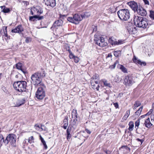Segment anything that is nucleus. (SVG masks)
Listing matches in <instances>:
<instances>
[{"label": "nucleus", "mask_w": 154, "mask_h": 154, "mask_svg": "<svg viewBox=\"0 0 154 154\" xmlns=\"http://www.w3.org/2000/svg\"><path fill=\"white\" fill-rule=\"evenodd\" d=\"M134 24L137 27L145 29L148 27V21L145 18L138 16H135L134 18Z\"/></svg>", "instance_id": "nucleus-1"}, {"label": "nucleus", "mask_w": 154, "mask_h": 154, "mask_svg": "<svg viewBox=\"0 0 154 154\" xmlns=\"http://www.w3.org/2000/svg\"><path fill=\"white\" fill-rule=\"evenodd\" d=\"M117 14L119 17L122 20L127 21L130 17V11L128 9H120L117 12Z\"/></svg>", "instance_id": "nucleus-2"}, {"label": "nucleus", "mask_w": 154, "mask_h": 154, "mask_svg": "<svg viewBox=\"0 0 154 154\" xmlns=\"http://www.w3.org/2000/svg\"><path fill=\"white\" fill-rule=\"evenodd\" d=\"M16 136L14 134H9L6 137L5 140H3V143L5 146L9 143L13 146H16Z\"/></svg>", "instance_id": "nucleus-3"}, {"label": "nucleus", "mask_w": 154, "mask_h": 154, "mask_svg": "<svg viewBox=\"0 0 154 154\" xmlns=\"http://www.w3.org/2000/svg\"><path fill=\"white\" fill-rule=\"evenodd\" d=\"M26 84V82L25 81H17L14 83L13 86L16 91L21 92L25 90Z\"/></svg>", "instance_id": "nucleus-4"}, {"label": "nucleus", "mask_w": 154, "mask_h": 154, "mask_svg": "<svg viewBox=\"0 0 154 154\" xmlns=\"http://www.w3.org/2000/svg\"><path fill=\"white\" fill-rule=\"evenodd\" d=\"M66 19L68 21L75 24H78L83 19L82 14H75L72 17H68Z\"/></svg>", "instance_id": "nucleus-5"}, {"label": "nucleus", "mask_w": 154, "mask_h": 154, "mask_svg": "<svg viewBox=\"0 0 154 154\" xmlns=\"http://www.w3.org/2000/svg\"><path fill=\"white\" fill-rule=\"evenodd\" d=\"M39 74L36 72L32 74L31 77L32 84L35 85L40 84L42 82V79L39 77Z\"/></svg>", "instance_id": "nucleus-6"}, {"label": "nucleus", "mask_w": 154, "mask_h": 154, "mask_svg": "<svg viewBox=\"0 0 154 154\" xmlns=\"http://www.w3.org/2000/svg\"><path fill=\"white\" fill-rule=\"evenodd\" d=\"M45 96V88L40 87L38 88L35 94V96L38 100H42Z\"/></svg>", "instance_id": "nucleus-7"}, {"label": "nucleus", "mask_w": 154, "mask_h": 154, "mask_svg": "<svg viewBox=\"0 0 154 154\" xmlns=\"http://www.w3.org/2000/svg\"><path fill=\"white\" fill-rule=\"evenodd\" d=\"M94 40L95 43L101 47H103L107 45L106 42H105V40L103 37H97L94 38Z\"/></svg>", "instance_id": "nucleus-8"}, {"label": "nucleus", "mask_w": 154, "mask_h": 154, "mask_svg": "<svg viewBox=\"0 0 154 154\" xmlns=\"http://www.w3.org/2000/svg\"><path fill=\"white\" fill-rule=\"evenodd\" d=\"M60 19H58L54 23L52 27L51 28V29L52 28H56L57 26H61L63 23V21L62 20H64L65 18H66V16L65 15H60Z\"/></svg>", "instance_id": "nucleus-9"}, {"label": "nucleus", "mask_w": 154, "mask_h": 154, "mask_svg": "<svg viewBox=\"0 0 154 154\" xmlns=\"http://www.w3.org/2000/svg\"><path fill=\"white\" fill-rule=\"evenodd\" d=\"M134 83V81L133 80L131 76L128 75L125 77L124 80V84L126 86H131Z\"/></svg>", "instance_id": "nucleus-10"}, {"label": "nucleus", "mask_w": 154, "mask_h": 154, "mask_svg": "<svg viewBox=\"0 0 154 154\" xmlns=\"http://www.w3.org/2000/svg\"><path fill=\"white\" fill-rule=\"evenodd\" d=\"M127 4L135 12L136 11H137L138 8L140 6L139 3L137 4L134 1L128 2L127 3Z\"/></svg>", "instance_id": "nucleus-11"}, {"label": "nucleus", "mask_w": 154, "mask_h": 154, "mask_svg": "<svg viewBox=\"0 0 154 154\" xmlns=\"http://www.w3.org/2000/svg\"><path fill=\"white\" fill-rule=\"evenodd\" d=\"M135 12H137L139 15L142 16H145L147 14L146 10L140 5Z\"/></svg>", "instance_id": "nucleus-12"}, {"label": "nucleus", "mask_w": 154, "mask_h": 154, "mask_svg": "<svg viewBox=\"0 0 154 154\" xmlns=\"http://www.w3.org/2000/svg\"><path fill=\"white\" fill-rule=\"evenodd\" d=\"M45 4L48 6L54 7L56 6V0H43Z\"/></svg>", "instance_id": "nucleus-13"}, {"label": "nucleus", "mask_w": 154, "mask_h": 154, "mask_svg": "<svg viewBox=\"0 0 154 154\" xmlns=\"http://www.w3.org/2000/svg\"><path fill=\"white\" fill-rule=\"evenodd\" d=\"M24 30V29L22 25H19L15 28L12 29L11 32L14 33H20Z\"/></svg>", "instance_id": "nucleus-14"}, {"label": "nucleus", "mask_w": 154, "mask_h": 154, "mask_svg": "<svg viewBox=\"0 0 154 154\" xmlns=\"http://www.w3.org/2000/svg\"><path fill=\"white\" fill-rule=\"evenodd\" d=\"M25 102V98L17 99L14 103V104L15 105L14 106H20L24 104Z\"/></svg>", "instance_id": "nucleus-15"}, {"label": "nucleus", "mask_w": 154, "mask_h": 154, "mask_svg": "<svg viewBox=\"0 0 154 154\" xmlns=\"http://www.w3.org/2000/svg\"><path fill=\"white\" fill-rule=\"evenodd\" d=\"M44 17L43 16H39L38 15H34L33 16H30L29 17V20L34 21L35 20H40L43 19Z\"/></svg>", "instance_id": "nucleus-16"}, {"label": "nucleus", "mask_w": 154, "mask_h": 154, "mask_svg": "<svg viewBox=\"0 0 154 154\" xmlns=\"http://www.w3.org/2000/svg\"><path fill=\"white\" fill-rule=\"evenodd\" d=\"M21 94L24 96L25 97V99H26L27 98L30 97L31 96V93L30 91H29L27 89L25 90H24L23 91H21Z\"/></svg>", "instance_id": "nucleus-17"}, {"label": "nucleus", "mask_w": 154, "mask_h": 154, "mask_svg": "<svg viewBox=\"0 0 154 154\" xmlns=\"http://www.w3.org/2000/svg\"><path fill=\"white\" fill-rule=\"evenodd\" d=\"M133 62L137 64H138L141 66H145L146 63L145 62H141L140 60H137L135 56H134L133 59Z\"/></svg>", "instance_id": "nucleus-18"}, {"label": "nucleus", "mask_w": 154, "mask_h": 154, "mask_svg": "<svg viewBox=\"0 0 154 154\" xmlns=\"http://www.w3.org/2000/svg\"><path fill=\"white\" fill-rule=\"evenodd\" d=\"M144 124L145 127L147 128H149L152 125V124L150 122L149 118H148L145 121Z\"/></svg>", "instance_id": "nucleus-19"}, {"label": "nucleus", "mask_w": 154, "mask_h": 154, "mask_svg": "<svg viewBox=\"0 0 154 154\" xmlns=\"http://www.w3.org/2000/svg\"><path fill=\"white\" fill-rule=\"evenodd\" d=\"M136 28L132 25V26H131L129 27H128L127 30L129 32V33L132 34L133 33H134V31L136 30Z\"/></svg>", "instance_id": "nucleus-20"}, {"label": "nucleus", "mask_w": 154, "mask_h": 154, "mask_svg": "<svg viewBox=\"0 0 154 154\" xmlns=\"http://www.w3.org/2000/svg\"><path fill=\"white\" fill-rule=\"evenodd\" d=\"M2 9V11L4 13H8L10 11V10L9 8H7L5 6H2L1 7Z\"/></svg>", "instance_id": "nucleus-21"}, {"label": "nucleus", "mask_w": 154, "mask_h": 154, "mask_svg": "<svg viewBox=\"0 0 154 154\" xmlns=\"http://www.w3.org/2000/svg\"><path fill=\"white\" fill-rule=\"evenodd\" d=\"M91 85L92 86V88L94 89H96L97 90H98L99 89V85H96L94 84V81L92 80H91Z\"/></svg>", "instance_id": "nucleus-22"}, {"label": "nucleus", "mask_w": 154, "mask_h": 154, "mask_svg": "<svg viewBox=\"0 0 154 154\" xmlns=\"http://www.w3.org/2000/svg\"><path fill=\"white\" fill-rule=\"evenodd\" d=\"M39 74V77L42 79V78H43L45 76V71L43 69H42L39 72H36Z\"/></svg>", "instance_id": "nucleus-23"}, {"label": "nucleus", "mask_w": 154, "mask_h": 154, "mask_svg": "<svg viewBox=\"0 0 154 154\" xmlns=\"http://www.w3.org/2000/svg\"><path fill=\"white\" fill-rule=\"evenodd\" d=\"M72 118H78V114L76 110L73 109L72 112Z\"/></svg>", "instance_id": "nucleus-24"}, {"label": "nucleus", "mask_w": 154, "mask_h": 154, "mask_svg": "<svg viewBox=\"0 0 154 154\" xmlns=\"http://www.w3.org/2000/svg\"><path fill=\"white\" fill-rule=\"evenodd\" d=\"M119 68L124 73H127V70L126 68L122 65H119Z\"/></svg>", "instance_id": "nucleus-25"}, {"label": "nucleus", "mask_w": 154, "mask_h": 154, "mask_svg": "<svg viewBox=\"0 0 154 154\" xmlns=\"http://www.w3.org/2000/svg\"><path fill=\"white\" fill-rule=\"evenodd\" d=\"M129 127L128 129L130 131H132L133 130V129L134 127V123L132 121H130L129 123Z\"/></svg>", "instance_id": "nucleus-26"}, {"label": "nucleus", "mask_w": 154, "mask_h": 154, "mask_svg": "<svg viewBox=\"0 0 154 154\" xmlns=\"http://www.w3.org/2000/svg\"><path fill=\"white\" fill-rule=\"evenodd\" d=\"M141 105L140 102L138 101H135V103L134 105V109H135L137 107L140 106Z\"/></svg>", "instance_id": "nucleus-27"}, {"label": "nucleus", "mask_w": 154, "mask_h": 154, "mask_svg": "<svg viewBox=\"0 0 154 154\" xmlns=\"http://www.w3.org/2000/svg\"><path fill=\"white\" fill-rule=\"evenodd\" d=\"M130 110L127 111L126 112L125 115L123 117V119L126 120L127 119L128 117V116L130 114Z\"/></svg>", "instance_id": "nucleus-28"}, {"label": "nucleus", "mask_w": 154, "mask_h": 154, "mask_svg": "<svg viewBox=\"0 0 154 154\" xmlns=\"http://www.w3.org/2000/svg\"><path fill=\"white\" fill-rule=\"evenodd\" d=\"M83 17V18H87L90 16V13L89 12H85L84 14H82Z\"/></svg>", "instance_id": "nucleus-29"}, {"label": "nucleus", "mask_w": 154, "mask_h": 154, "mask_svg": "<svg viewBox=\"0 0 154 154\" xmlns=\"http://www.w3.org/2000/svg\"><path fill=\"white\" fill-rule=\"evenodd\" d=\"M143 109V106H141L140 107L138 110L136 112H135V114L136 115L138 116L139 115L141 112L142 111V110Z\"/></svg>", "instance_id": "nucleus-30"}, {"label": "nucleus", "mask_w": 154, "mask_h": 154, "mask_svg": "<svg viewBox=\"0 0 154 154\" xmlns=\"http://www.w3.org/2000/svg\"><path fill=\"white\" fill-rule=\"evenodd\" d=\"M121 54V51H115L114 52V55L116 57H118L119 55Z\"/></svg>", "instance_id": "nucleus-31"}, {"label": "nucleus", "mask_w": 154, "mask_h": 154, "mask_svg": "<svg viewBox=\"0 0 154 154\" xmlns=\"http://www.w3.org/2000/svg\"><path fill=\"white\" fill-rule=\"evenodd\" d=\"M22 67V64L20 62H19L16 64V68L18 69H21Z\"/></svg>", "instance_id": "nucleus-32"}, {"label": "nucleus", "mask_w": 154, "mask_h": 154, "mask_svg": "<svg viewBox=\"0 0 154 154\" xmlns=\"http://www.w3.org/2000/svg\"><path fill=\"white\" fill-rule=\"evenodd\" d=\"M150 17L152 19L154 20V11H150Z\"/></svg>", "instance_id": "nucleus-33"}, {"label": "nucleus", "mask_w": 154, "mask_h": 154, "mask_svg": "<svg viewBox=\"0 0 154 154\" xmlns=\"http://www.w3.org/2000/svg\"><path fill=\"white\" fill-rule=\"evenodd\" d=\"M119 62L117 60H116V61L112 65H110L109 66V68L111 69H114L115 68L116 66V64H118Z\"/></svg>", "instance_id": "nucleus-34"}, {"label": "nucleus", "mask_w": 154, "mask_h": 154, "mask_svg": "<svg viewBox=\"0 0 154 154\" xmlns=\"http://www.w3.org/2000/svg\"><path fill=\"white\" fill-rule=\"evenodd\" d=\"M43 12V11L42 9L39 6H38V8L37 13L39 15H40Z\"/></svg>", "instance_id": "nucleus-35"}, {"label": "nucleus", "mask_w": 154, "mask_h": 154, "mask_svg": "<svg viewBox=\"0 0 154 154\" xmlns=\"http://www.w3.org/2000/svg\"><path fill=\"white\" fill-rule=\"evenodd\" d=\"M99 76L98 74H95L94 75H93L92 77L91 78V80L94 81V79H98L99 78Z\"/></svg>", "instance_id": "nucleus-36"}, {"label": "nucleus", "mask_w": 154, "mask_h": 154, "mask_svg": "<svg viewBox=\"0 0 154 154\" xmlns=\"http://www.w3.org/2000/svg\"><path fill=\"white\" fill-rule=\"evenodd\" d=\"M104 85L105 86L108 87H111L110 84L107 81H106L103 82Z\"/></svg>", "instance_id": "nucleus-37"}, {"label": "nucleus", "mask_w": 154, "mask_h": 154, "mask_svg": "<svg viewBox=\"0 0 154 154\" xmlns=\"http://www.w3.org/2000/svg\"><path fill=\"white\" fill-rule=\"evenodd\" d=\"M122 149H125L127 152H129L130 151L131 149L127 146H123L121 147Z\"/></svg>", "instance_id": "nucleus-38"}, {"label": "nucleus", "mask_w": 154, "mask_h": 154, "mask_svg": "<svg viewBox=\"0 0 154 154\" xmlns=\"http://www.w3.org/2000/svg\"><path fill=\"white\" fill-rule=\"evenodd\" d=\"M68 117L67 116H65L63 120V123H68Z\"/></svg>", "instance_id": "nucleus-39"}, {"label": "nucleus", "mask_w": 154, "mask_h": 154, "mask_svg": "<svg viewBox=\"0 0 154 154\" xmlns=\"http://www.w3.org/2000/svg\"><path fill=\"white\" fill-rule=\"evenodd\" d=\"M28 142L30 143H31L34 142V138L33 136H31L29 138Z\"/></svg>", "instance_id": "nucleus-40"}, {"label": "nucleus", "mask_w": 154, "mask_h": 154, "mask_svg": "<svg viewBox=\"0 0 154 154\" xmlns=\"http://www.w3.org/2000/svg\"><path fill=\"white\" fill-rule=\"evenodd\" d=\"M140 124V121L139 119H138L135 122V128L137 127V128H136L137 130L139 127Z\"/></svg>", "instance_id": "nucleus-41"}, {"label": "nucleus", "mask_w": 154, "mask_h": 154, "mask_svg": "<svg viewBox=\"0 0 154 154\" xmlns=\"http://www.w3.org/2000/svg\"><path fill=\"white\" fill-rule=\"evenodd\" d=\"M31 41V39L29 37H27L26 38L25 42L26 43H28Z\"/></svg>", "instance_id": "nucleus-42"}, {"label": "nucleus", "mask_w": 154, "mask_h": 154, "mask_svg": "<svg viewBox=\"0 0 154 154\" xmlns=\"http://www.w3.org/2000/svg\"><path fill=\"white\" fill-rule=\"evenodd\" d=\"M34 128L37 130L38 131L41 128V126L40 127L38 124H36L34 125Z\"/></svg>", "instance_id": "nucleus-43"}, {"label": "nucleus", "mask_w": 154, "mask_h": 154, "mask_svg": "<svg viewBox=\"0 0 154 154\" xmlns=\"http://www.w3.org/2000/svg\"><path fill=\"white\" fill-rule=\"evenodd\" d=\"M73 59L75 62L76 63H78L79 60V59L77 57L75 56Z\"/></svg>", "instance_id": "nucleus-44"}, {"label": "nucleus", "mask_w": 154, "mask_h": 154, "mask_svg": "<svg viewBox=\"0 0 154 154\" xmlns=\"http://www.w3.org/2000/svg\"><path fill=\"white\" fill-rule=\"evenodd\" d=\"M108 42L109 43L111 44L112 45H113V43L114 42V41L112 39V37L110 38H109L108 40Z\"/></svg>", "instance_id": "nucleus-45"}, {"label": "nucleus", "mask_w": 154, "mask_h": 154, "mask_svg": "<svg viewBox=\"0 0 154 154\" xmlns=\"http://www.w3.org/2000/svg\"><path fill=\"white\" fill-rule=\"evenodd\" d=\"M41 128L43 131H46L47 128L45 127L44 125H41Z\"/></svg>", "instance_id": "nucleus-46"}, {"label": "nucleus", "mask_w": 154, "mask_h": 154, "mask_svg": "<svg viewBox=\"0 0 154 154\" xmlns=\"http://www.w3.org/2000/svg\"><path fill=\"white\" fill-rule=\"evenodd\" d=\"M67 133V139L68 140L72 136L71 134L70 133Z\"/></svg>", "instance_id": "nucleus-47"}, {"label": "nucleus", "mask_w": 154, "mask_h": 154, "mask_svg": "<svg viewBox=\"0 0 154 154\" xmlns=\"http://www.w3.org/2000/svg\"><path fill=\"white\" fill-rule=\"evenodd\" d=\"M69 56L70 59H73L75 57V56L72 53L69 54Z\"/></svg>", "instance_id": "nucleus-48"}, {"label": "nucleus", "mask_w": 154, "mask_h": 154, "mask_svg": "<svg viewBox=\"0 0 154 154\" xmlns=\"http://www.w3.org/2000/svg\"><path fill=\"white\" fill-rule=\"evenodd\" d=\"M115 80L116 82H118L120 80V78L119 76L116 75L115 77Z\"/></svg>", "instance_id": "nucleus-49"}, {"label": "nucleus", "mask_w": 154, "mask_h": 154, "mask_svg": "<svg viewBox=\"0 0 154 154\" xmlns=\"http://www.w3.org/2000/svg\"><path fill=\"white\" fill-rule=\"evenodd\" d=\"M72 130V128L71 127H69L67 130H66V133H70Z\"/></svg>", "instance_id": "nucleus-50"}, {"label": "nucleus", "mask_w": 154, "mask_h": 154, "mask_svg": "<svg viewBox=\"0 0 154 154\" xmlns=\"http://www.w3.org/2000/svg\"><path fill=\"white\" fill-rule=\"evenodd\" d=\"M74 119L73 120V121L72 122V125H76L77 123V121H78V119H77V118H74Z\"/></svg>", "instance_id": "nucleus-51"}, {"label": "nucleus", "mask_w": 154, "mask_h": 154, "mask_svg": "<svg viewBox=\"0 0 154 154\" xmlns=\"http://www.w3.org/2000/svg\"><path fill=\"white\" fill-rule=\"evenodd\" d=\"M68 123H66V124L64 123L62 127L64 129H66L67 128V127L68 126Z\"/></svg>", "instance_id": "nucleus-52"}, {"label": "nucleus", "mask_w": 154, "mask_h": 154, "mask_svg": "<svg viewBox=\"0 0 154 154\" xmlns=\"http://www.w3.org/2000/svg\"><path fill=\"white\" fill-rule=\"evenodd\" d=\"M39 137L42 143H44L45 142V141L44 140V139L42 138L41 135H40Z\"/></svg>", "instance_id": "nucleus-53"}, {"label": "nucleus", "mask_w": 154, "mask_h": 154, "mask_svg": "<svg viewBox=\"0 0 154 154\" xmlns=\"http://www.w3.org/2000/svg\"><path fill=\"white\" fill-rule=\"evenodd\" d=\"M124 40H120L118 41L119 45L122 44L124 42Z\"/></svg>", "instance_id": "nucleus-54"}, {"label": "nucleus", "mask_w": 154, "mask_h": 154, "mask_svg": "<svg viewBox=\"0 0 154 154\" xmlns=\"http://www.w3.org/2000/svg\"><path fill=\"white\" fill-rule=\"evenodd\" d=\"M150 119L152 121L153 120L154 121V112L151 114Z\"/></svg>", "instance_id": "nucleus-55"}, {"label": "nucleus", "mask_w": 154, "mask_h": 154, "mask_svg": "<svg viewBox=\"0 0 154 154\" xmlns=\"http://www.w3.org/2000/svg\"><path fill=\"white\" fill-rule=\"evenodd\" d=\"M3 140H5L2 134L0 135V141H2L3 142ZM1 145V143H0V145Z\"/></svg>", "instance_id": "nucleus-56"}, {"label": "nucleus", "mask_w": 154, "mask_h": 154, "mask_svg": "<svg viewBox=\"0 0 154 154\" xmlns=\"http://www.w3.org/2000/svg\"><path fill=\"white\" fill-rule=\"evenodd\" d=\"M19 70H20L23 73L25 74L26 73V71L25 69H24L23 68H21V69H19Z\"/></svg>", "instance_id": "nucleus-57"}, {"label": "nucleus", "mask_w": 154, "mask_h": 154, "mask_svg": "<svg viewBox=\"0 0 154 154\" xmlns=\"http://www.w3.org/2000/svg\"><path fill=\"white\" fill-rule=\"evenodd\" d=\"M113 104L116 108H119V105L117 103H114Z\"/></svg>", "instance_id": "nucleus-58"}, {"label": "nucleus", "mask_w": 154, "mask_h": 154, "mask_svg": "<svg viewBox=\"0 0 154 154\" xmlns=\"http://www.w3.org/2000/svg\"><path fill=\"white\" fill-rule=\"evenodd\" d=\"M22 2L24 3V5H26V6L28 5L29 4V2L26 1H22Z\"/></svg>", "instance_id": "nucleus-59"}, {"label": "nucleus", "mask_w": 154, "mask_h": 154, "mask_svg": "<svg viewBox=\"0 0 154 154\" xmlns=\"http://www.w3.org/2000/svg\"><path fill=\"white\" fill-rule=\"evenodd\" d=\"M153 112V109H150L149 111L146 113V115H149L151 114Z\"/></svg>", "instance_id": "nucleus-60"}, {"label": "nucleus", "mask_w": 154, "mask_h": 154, "mask_svg": "<svg viewBox=\"0 0 154 154\" xmlns=\"http://www.w3.org/2000/svg\"><path fill=\"white\" fill-rule=\"evenodd\" d=\"M42 144H43V145L44 146V147L45 149H47V148H48V146H47V145L46 144V142H45L44 143H42Z\"/></svg>", "instance_id": "nucleus-61"}, {"label": "nucleus", "mask_w": 154, "mask_h": 154, "mask_svg": "<svg viewBox=\"0 0 154 154\" xmlns=\"http://www.w3.org/2000/svg\"><path fill=\"white\" fill-rule=\"evenodd\" d=\"M4 35L3 36H5V37H6L7 38H9L10 36H8L7 34V32H4Z\"/></svg>", "instance_id": "nucleus-62"}, {"label": "nucleus", "mask_w": 154, "mask_h": 154, "mask_svg": "<svg viewBox=\"0 0 154 154\" xmlns=\"http://www.w3.org/2000/svg\"><path fill=\"white\" fill-rule=\"evenodd\" d=\"M144 2L145 3V4L146 5H149V3L148 0H143Z\"/></svg>", "instance_id": "nucleus-63"}, {"label": "nucleus", "mask_w": 154, "mask_h": 154, "mask_svg": "<svg viewBox=\"0 0 154 154\" xmlns=\"http://www.w3.org/2000/svg\"><path fill=\"white\" fill-rule=\"evenodd\" d=\"M38 8V6H37L35 8H34V11L35 12H36L37 13Z\"/></svg>", "instance_id": "nucleus-64"}]
</instances>
